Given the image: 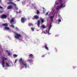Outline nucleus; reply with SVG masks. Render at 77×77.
Here are the masks:
<instances>
[{
  "instance_id": "obj_1",
  "label": "nucleus",
  "mask_w": 77,
  "mask_h": 77,
  "mask_svg": "<svg viewBox=\"0 0 77 77\" xmlns=\"http://www.w3.org/2000/svg\"><path fill=\"white\" fill-rule=\"evenodd\" d=\"M19 62L20 63V64L21 65V66H20L21 68H20V69L23 68L25 66V68H26L29 66V65L27 64V63L26 62V61H22V58H21L19 60Z\"/></svg>"
},
{
  "instance_id": "obj_2",
  "label": "nucleus",
  "mask_w": 77,
  "mask_h": 77,
  "mask_svg": "<svg viewBox=\"0 0 77 77\" xmlns=\"http://www.w3.org/2000/svg\"><path fill=\"white\" fill-rule=\"evenodd\" d=\"M58 2H59L60 6L58 7V8H57V11H58V10L59 8L61 9V8H64L66 6V5H63V4L62 3L63 2V0H59Z\"/></svg>"
},
{
  "instance_id": "obj_3",
  "label": "nucleus",
  "mask_w": 77,
  "mask_h": 77,
  "mask_svg": "<svg viewBox=\"0 0 77 77\" xmlns=\"http://www.w3.org/2000/svg\"><path fill=\"white\" fill-rule=\"evenodd\" d=\"M15 35L14 37L16 39H19L20 37H21V35L16 32L15 33Z\"/></svg>"
},
{
  "instance_id": "obj_4",
  "label": "nucleus",
  "mask_w": 77,
  "mask_h": 77,
  "mask_svg": "<svg viewBox=\"0 0 77 77\" xmlns=\"http://www.w3.org/2000/svg\"><path fill=\"white\" fill-rule=\"evenodd\" d=\"M5 60H7V58H4V57H2V67H4V65H5Z\"/></svg>"
},
{
  "instance_id": "obj_5",
  "label": "nucleus",
  "mask_w": 77,
  "mask_h": 77,
  "mask_svg": "<svg viewBox=\"0 0 77 77\" xmlns=\"http://www.w3.org/2000/svg\"><path fill=\"white\" fill-rule=\"evenodd\" d=\"M52 27V25H50L49 26V28L48 29V30H46V32L45 31L43 32L44 33H45V34H46L47 33H48V34H50V33H49V31H50V29Z\"/></svg>"
},
{
  "instance_id": "obj_6",
  "label": "nucleus",
  "mask_w": 77,
  "mask_h": 77,
  "mask_svg": "<svg viewBox=\"0 0 77 77\" xmlns=\"http://www.w3.org/2000/svg\"><path fill=\"white\" fill-rule=\"evenodd\" d=\"M39 18V17H38V15H35L34 16H33V17L32 18V19L33 20H34L35 19V20H37Z\"/></svg>"
},
{
  "instance_id": "obj_7",
  "label": "nucleus",
  "mask_w": 77,
  "mask_h": 77,
  "mask_svg": "<svg viewBox=\"0 0 77 77\" xmlns=\"http://www.w3.org/2000/svg\"><path fill=\"white\" fill-rule=\"evenodd\" d=\"M7 5L12 4L13 5H14V6H17L16 4H15L14 3V2H7Z\"/></svg>"
},
{
  "instance_id": "obj_8",
  "label": "nucleus",
  "mask_w": 77,
  "mask_h": 77,
  "mask_svg": "<svg viewBox=\"0 0 77 77\" xmlns=\"http://www.w3.org/2000/svg\"><path fill=\"white\" fill-rule=\"evenodd\" d=\"M7 15H5V14H2L1 16V18L2 19H6L7 18Z\"/></svg>"
},
{
  "instance_id": "obj_9",
  "label": "nucleus",
  "mask_w": 77,
  "mask_h": 77,
  "mask_svg": "<svg viewBox=\"0 0 77 77\" xmlns=\"http://www.w3.org/2000/svg\"><path fill=\"white\" fill-rule=\"evenodd\" d=\"M27 62H29L30 63H32V62H33V60L30 59H28L27 60V61H26Z\"/></svg>"
},
{
  "instance_id": "obj_10",
  "label": "nucleus",
  "mask_w": 77,
  "mask_h": 77,
  "mask_svg": "<svg viewBox=\"0 0 77 77\" xmlns=\"http://www.w3.org/2000/svg\"><path fill=\"white\" fill-rule=\"evenodd\" d=\"M33 58V54H29V59H32Z\"/></svg>"
},
{
  "instance_id": "obj_11",
  "label": "nucleus",
  "mask_w": 77,
  "mask_h": 77,
  "mask_svg": "<svg viewBox=\"0 0 77 77\" xmlns=\"http://www.w3.org/2000/svg\"><path fill=\"white\" fill-rule=\"evenodd\" d=\"M13 8V7L12 5H10L8 6V9H11Z\"/></svg>"
},
{
  "instance_id": "obj_12",
  "label": "nucleus",
  "mask_w": 77,
  "mask_h": 77,
  "mask_svg": "<svg viewBox=\"0 0 77 77\" xmlns=\"http://www.w3.org/2000/svg\"><path fill=\"white\" fill-rule=\"evenodd\" d=\"M21 21L22 23H24L25 22V20L24 18V17H22L21 18Z\"/></svg>"
},
{
  "instance_id": "obj_13",
  "label": "nucleus",
  "mask_w": 77,
  "mask_h": 77,
  "mask_svg": "<svg viewBox=\"0 0 77 77\" xmlns=\"http://www.w3.org/2000/svg\"><path fill=\"white\" fill-rule=\"evenodd\" d=\"M37 25H38V27H39V25H40V21H39V20H38Z\"/></svg>"
},
{
  "instance_id": "obj_14",
  "label": "nucleus",
  "mask_w": 77,
  "mask_h": 77,
  "mask_svg": "<svg viewBox=\"0 0 77 77\" xmlns=\"http://www.w3.org/2000/svg\"><path fill=\"white\" fill-rule=\"evenodd\" d=\"M45 48L47 50H48V48L47 47V44L45 45Z\"/></svg>"
},
{
  "instance_id": "obj_15",
  "label": "nucleus",
  "mask_w": 77,
  "mask_h": 77,
  "mask_svg": "<svg viewBox=\"0 0 77 77\" xmlns=\"http://www.w3.org/2000/svg\"><path fill=\"white\" fill-rule=\"evenodd\" d=\"M6 52L8 56H11V53L8 51V50H6Z\"/></svg>"
},
{
  "instance_id": "obj_16",
  "label": "nucleus",
  "mask_w": 77,
  "mask_h": 77,
  "mask_svg": "<svg viewBox=\"0 0 77 77\" xmlns=\"http://www.w3.org/2000/svg\"><path fill=\"white\" fill-rule=\"evenodd\" d=\"M2 26H7L8 24L7 23H2Z\"/></svg>"
},
{
  "instance_id": "obj_17",
  "label": "nucleus",
  "mask_w": 77,
  "mask_h": 77,
  "mask_svg": "<svg viewBox=\"0 0 77 77\" xmlns=\"http://www.w3.org/2000/svg\"><path fill=\"white\" fill-rule=\"evenodd\" d=\"M40 20L41 21V23H44V19L42 18H40Z\"/></svg>"
},
{
  "instance_id": "obj_18",
  "label": "nucleus",
  "mask_w": 77,
  "mask_h": 77,
  "mask_svg": "<svg viewBox=\"0 0 77 77\" xmlns=\"http://www.w3.org/2000/svg\"><path fill=\"white\" fill-rule=\"evenodd\" d=\"M5 29L6 30H10V28L9 27H5Z\"/></svg>"
},
{
  "instance_id": "obj_19",
  "label": "nucleus",
  "mask_w": 77,
  "mask_h": 77,
  "mask_svg": "<svg viewBox=\"0 0 77 77\" xmlns=\"http://www.w3.org/2000/svg\"><path fill=\"white\" fill-rule=\"evenodd\" d=\"M42 27L43 29H45L46 28V26H45L44 25H42Z\"/></svg>"
},
{
  "instance_id": "obj_20",
  "label": "nucleus",
  "mask_w": 77,
  "mask_h": 77,
  "mask_svg": "<svg viewBox=\"0 0 77 77\" xmlns=\"http://www.w3.org/2000/svg\"><path fill=\"white\" fill-rule=\"evenodd\" d=\"M14 22V20L13 19H12L10 20V23H11Z\"/></svg>"
},
{
  "instance_id": "obj_21",
  "label": "nucleus",
  "mask_w": 77,
  "mask_h": 77,
  "mask_svg": "<svg viewBox=\"0 0 77 77\" xmlns=\"http://www.w3.org/2000/svg\"><path fill=\"white\" fill-rule=\"evenodd\" d=\"M6 65L7 66V67H10V65L8 64V63H6Z\"/></svg>"
},
{
  "instance_id": "obj_22",
  "label": "nucleus",
  "mask_w": 77,
  "mask_h": 77,
  "mask_svg": "<svg viewBox=\"0 0 77 77\" xmlns=\"http://www.w3.org/2000/svg\"><path fill=\"white\" fill-rule=\"evenodd\" d=\"M33 25V24L32 23H29V26H32Z\"/></svg>"
},
{
  "instance_id": "obj_23",
  "label": "nucleus",
  "mask_w": 77,
  "mask_h": 77,
  "mask_svg": "<svg viewBox=\"0 0 77 77\" xmlns=\"http://www.w3.org/2000/svg\"><path fill=\"white\" fill-rule=\"evenodd\" d=\"M40 13V12H39V11L38 10L37 11V14H39Z\"/></svg>"
},
{
  "instance_id": "obj_24",
  "label": "nucleus",
  "mask_w": 77,
  "mask_h": 77,
  "mask_svg": "<svg viewBox=\"0 0 77 77\" xmlns=\"http://www.w3.org/2000/svg\"><path fill=\"white\" fill-rule=\"evenodd\" d=\"M57 11H55V13H54L53 14V15L52 17H54L55 16V14H56V13H57Z\"/></svg>"
},
{
  "instance_id": "obj_25",
  "label": "nucleus",
  "mask_w": 77,
  "mask_h": 77,
  "mask_svg": "<svg viewBox=\"0 0 77 77\" xmlns=\"http://www.w3.org/2000/svg\"><path fill=\"white\" fill-rule=\"evenodd\" d=\"M54 17L51 16L50 17V19L52 20L54 18Z\"/></svg>"
},
{
  "instance_id": "obj_26",
  "label": "nucleus",
  "mask_w": 77,
  "mask_h": 77,
  "mask_svg": "<svg viewBox=\"0 0 77 77\" xmlns=\"http://www.w3.org/2000/svg\"><path fill=\"white\" fill-rule=\"evenodd\" d=\"M31 30H32V31H34V29L33 28H31Z\"/></svg>"
},
{
  "instance_id": "obj_27",
  "label": "nucleus",
  "mask_w": 77,
  "mask_h": 77,
  "mask_svg": "<svg viewBox=\"0 0 77 77\" xmlns=\"http://www.w3.org/2000/svg\"><path fill=\"white\" fill-rule=\"evenodd\" d=\"M13 56L14 57H17V55L15 54H14L13 55Z\"/></svg>"
},
{
  "instance_id": "obj_28",
  "label": "nucleus",
  "mask_w": 77,
  "mask_h": 77,
  "mask_svg": "<svg viewBox=\"0 0 77 77\" xmlns=\"http://www.w3.org/2000/svg\"><path fill=\"white\" fill-rule=\"evenodd\" d=\"M11 27H12L14 29V28H15V26H14V25H11Z\"/></svg>"
},
{
  "instance_id": "obj_29",
  "label": "nucleus",
  "mask_w": 77,
  "mask_h": 77,
  "mask_svg": "<svg viewBox=\"0 0 77 77\" xmlns=\"http://www.w3.org/2000/svg\"><path fill=\"white\" fill-rule=\"evenodd\" d=\"M58 21L59 22H60L61 21L60 19H58Z\"/></svg>"
},
{
  "instance_id": "obj_30",
  "label": "nucleus",
  "mask_w": 77,
  "mask_h": 77,
  "mask_svg": "<svg viewBox=\"0 0 77 77\" xmlns=\"http://www.w3.org/2000/svg\"><path fill=\"white\" fill-rule=\"evenodd\" d=\"M45 55H46V54L43 55H42V56L41 57H45Z\"/></svg>"
},
{
  "instance_id": "obj_31",
  "label": "nucleus",
  "mask_w": 77,
  "mask_h": 77,
  "mask_svg": "<svg viewBox=\"0 0 77 77\" xmlns=\"http://www.w3.org/2000/svg\"><path fill=\"white\" fill-rule=\"evenodd\" d=\"M48 12H47V13L46 14H45V15H48Z\"/></svg>"
},
{
  "instance_id": "obj_32",
  "label": "nucleus",
  "mask_w": 77,
  "mask_h": 77,
  "mask_svg": "<svg viewBox=\"0 0 77 77\" xmlns=\"http://www.w3.org/2000/svg\"><path fill=\"white\" fill-rule=\"evenodd\" d=\"M3 13V11H0V14Z\"/></svg>"
},
{
  "instance_id": "obj_33",
  "label": "nucleus",
  "mask_w": 77,
  "mask_h": 77,
  "mask_svg": "<svg viewBox=\"0 0 77 77\" xmlns=\"http://www.w3.org/2000/svg\"><path fill=\"white\" fill-rule=\"evenodd\" d=\"M17 61V60H15L14 63H16Z\"/></svg>"
},
{
  "instance_id": "obj_34",
  "label": "nucleus",
  "mask_w": 77,
  "mask_h": 77,
  "mask_svg": "<svg viewBox=\"0 0 77 77\" xmlns=\"http://www.w3.org/2000/svg\"><path fill=\"white\" fill-rule=\"evenodd\" d=\"M58 2H57L56 4V5H58Z\"/></svg>"
},
{
  "instance_id": "obj_35",
  "label": "nucleus",
  "mask_w": 77,
  "mask_h": 77,
  "mask_svg": "<svg viewBox=\"0 0 77 77\" xmlns=\"http://www.w3.org/2000/svg\"><path fill=\"white\" fill-rule=\"evenodd\" d=\"M0 8L2 9V8H3V7H2L1 6H0Z\"/></svg>"
},
{
  "instance_id": "obj_36",
  "label": "nucleus",
  "mask_w": 77,
  "mask_h": 77,
  "mask_svg": "<svg viewBox=\"0 0 77 77\" xmlns=\"http://www.w3.org/2000/svg\"><path fill=\"white\" fill-rule=\"evenodd\" d=\"M55 12V10H54L53 11V13H54Z\"/></svg>"
},
{
  "instance_id": "obj_37",
  "label": "nucleus",
  "mask_w": 77,
  "mask_h": 77,
  "mask_svg": "<svg viewBox=\"0 0 77 77\" xmlns=\"http://www.w3.org/2000/svg\"><path fill=\"white\" fill-rule=\"evenodd\" d=\"M20 0H17V2H19Z\"/></svg>"
},
{
  "instance_id": "obj_38",
  "label": "nucleus",
  "mask_w": 77,
  "mask_h": 77,
  "mask_svg": "<svg viewBox=\"0 0 77 77\" xmlns=\"http://www.w3.org/2000/svg\"><path fill=\"white\" fill-rule=\"evenodd\" d=\"M43 9L44 10H45V8H43Z\"/></svg>"
},
{
  "instance_id": "obj_39",
  "label": "nucleus",
  "mask_w": 77,
  "mask_h": 77,
  "mask_svg": "<svg viewBox=\"0 0 77 77\" xmlns=\"http://www.w3.org/2000/svg\"><path fill=\"white\" fill-rule=\"evenodd\" d=\"M11 1V0H8V1Z\"/></svg>"
},
{
  "instance_id": "obj_40",
  "label": "nucleus",
  "mask_w": 77,
  "mask_h": 77,
  "mask_svg": "<svg viewBox=\"0 0 77 77\" xmlns=\"http://www.w3.org/2000/svg\"><path fill=\"white\" fill-rule=\"evenodd\" d=\"M18 13H20V12H18Z\"/></svg>"
},
{
  "instance_id": "obj_41",
  "label": "nucleus",
  "mask_w": 77,
  "mask_h": 77,
  "mask_svg": "<svg viewBox=\"0 0 77 77\" xmlns=\"http://www.w3.org/2000/svg\"><path fill=\"white\" fill-rule=\"evenodd\" d=\"M18 29V28H17V27H16V29Z\"/></svg>"
},
{
  "instance_id": "obj_42",
  "label": "nucleus",
  "mask_w": 77,
  "mask_h": 77,
  "mask_svg": "<svg viewBox=\"0 0 77 77\" xmlns=\"http://www.w3.org/2000/svg\"><path fill=\"white\" fill-rule=\"evenodd\" d=\"M64 3H65V2H63V4H64Z\"/></svg>"
},
{
  "instance_id": "obj_43",
  "label": "nucleus",
  "mask_w": 77,
  "mask_h": 77,
  "mask_svg": "<svg viewBox=\"0 0 77 77\" xmlns=\"http://www.w3.org/2000/svg\"><path fill=\"white\" fill-rule=\"evenodd\" d=\"M17 10H18V8H17Z\"/></svg>"
},
{
  "instance_id": "obj_44",
  "label": "nucleus",
  "mask_w": 77,
  "mask_h": 77,
  "mask_svg": "<svg viewBox=\"0 0 77 77\" xmlns=\"http://www.w3.org/2000/svg\"><path fill=\"white\" fill-rule=\"evenodd\" d=\"M43 11H44V12H45V11H44V10H43Z\"/></svg>"
},
{
  "instance_id": "obj_45",
  "label": "nucleus",
  "mask_w": 77,
  "mask_h": 77,
  "mask_svg": "<svg viewBox=\"0 0 77 77\" xmlns=\"http://www.w3.org/2000/svg\"><path fill=\"white\" fill-rule=\"evenodd\" d=\"M57 2V1H56V2Z\"/></svg>"
},
{
  "instance_id": "obj_46",
  "label": "nucleus",
  "mask_w": 77,
  "mask_h": 77,
  "mask_svg": "<svg viewBox=\"0 0 77 77\" xmlns=\"http://www.w3.org/2000/svg\"><path fill=\"white\" fill-rule=\"evenodd\" d=\"M42 28V27H40V29H41Z\"/></svg>"
},
{
  "instance_id": "obj_47",
  "label": "nucleus",
  "mask_w": 77,
  "mask_h": 77,
  "mask_svg": "<svg viewBox=\"0 0 77 77\" xmlns=\"http://www.w3.org/2000/svg\"><path fill=\"white\" fill-rule=\"evenodd\" d=\"M56 51H57V49H56Z\"/></svg>"
},
{
  "instance_id": "obj_48",
  "label": "nucleus",
  "mask_w": 77,
  "mask_h": 77,
  "mask_svg": "<svg viewBox=\"0 0 77 77\" xmlns=\"http://www.w3.org/2000/svg\"><path fill=\"white\" fill-rule=\"evenodd\" d=\"M74 68V66L73 67Z\"/></svg>"
}]
</instances>
